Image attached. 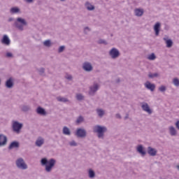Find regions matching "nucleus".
<instances>
[{
	"label": "nucleus",
	"instance_id": "obj_1",
	"mask_svg": "<svg viewBox=\"0 0 179 179\" xmlns=\"http://www.w3.org/2000/svg\"><path fill=\"white\" fill-rule=\"evenodd\" d=\"M56 161L55 159H47V158H43L41 160V164L45 166V170L47 173L51 172L54 166H55Z\"/></svg>",
	"mask_w": 179,
	"mask_h": 179
},
{
	"label": "nucleus",
	"instance_id": "obj_2",
	"mask_svg": "<svg viewBox=\"0 0 179 179\" xmlns=\"http://www.w3.org/2000/svg\"><path fill=\"white\" fill-rule=\"evenodd\" d=\"M108 129L106 126L96 125L94 127L93 131L96 134L97 138L99 139H104V134L107 132Z\"/></svg>",
	"mask_w": 179,
	"mask_h": 179
},
{
	"label": "nucleus",
	"instance_id": "obj_3",
	"mask_svg": "<svg viewBox=\"0 0 179 179\" xmlns=\"http://www.w3.org/2000/svg\"><path fill=\"white\" fill-rule=\"evenodd\" d=\"M14 26L20 31H23L24 27L27 26V21L24 18L17 17L14 22Z\"/></svg>",
	"mask_w": 179,
	"mask_h": 179
},
{
	"label": "nucleus",
	"instance_id": "obj_4",
	"mask_svg": "<svg viewBox=\"0 0 179 179\" xmlns=\"http://www.w3.org/2000/svg\"><path fill=\"white\" fill-rule=\"evenodd\" d=\"M15 166L20 170H27V164L24 162V159L22 157H20L15 160Z\"/></svg>",
	"mask_w": 179,
	"mask_h": 179
},
{
	"label": "nucleus",
	"instance_id": "obj_5",
	"mask_svg": "<svg viewBox=\"0 0 179 179\" xmlns=\"http://www.w3.org/2000/svg\"><path fill=\"white\" fill-rule=\"evenodd\" d=\"M75 136L77 138H84L87 136V131L84 128H78L75 132Z\"/></svg>",
	"mask_w": 179,
	"mask_h": 179
},
{
	"label": "nucleus",
	"instance_id": "obj_6",
	"mask_svg": "<svg viewBox=\"0 0 179 179\" xmlns=\"http://www.w3.org/2000/svg\"><path fill=\"white\" fill-rule=\"evenodd\" d=\"M23 128V124L20 123L19 122H14L13 124V131L16 134H19Z\"/></svg>",
	"mask_w": 179,
	"mask_h": 179
},
{
	"label": "nucleus",
	"instance_id": "obj_7",
	"mask_svg": "<svg viewBox=\"0 0 179 179\" xmlns=\"http://www.w3.org/2000/svg\"><path fill=\"white\" fill-rule=\"evenodd\" d=\"M109 55L113 59H115L120 55V50L115 48H113L109 51Z\"/></svg>",
	"mask_w": 179,
	"mask_h": 179
},
{
	"label": "nucleus",
	"instance_id": "obj_8",
	"mask_svg": "<svg viewBox=\"0 0 179 179\" xmlns=\"http://www.w3.org/2000/svg\"><path fill=\"white\" fill-rule=\"evenodd\" d=\"M99 84L94 83L93 85L90 87V91H89V94L90 96H94L96 94V92L99 90Z\"/></svg>",
	"mask_w": 179,
	"mask_h": 179
},
{
	"label": "nucleus",
	"instance_id": "obj_9",
	"mask_svg": "<svg viewBox=\"0 0 179 179\" xmlns=\"http://www.w3.org/2000/svg\"><path fill=\"white\" fill-rule=\"evenodd\" d=\"M83 69L85 71V72H92V71H93V66L92 63L85 62L83 64Z\"/></svg>",
	"mask_w": 179,
	"mask_h": 179
},
{
	"label": "nucleus",
	"instance_id": "obj_10",
	"mask_svg": "<svg viewBox=\"0 0 179 179\" xmlns=\"http://www.w3.org/2000/svg\"><path fill=\"white\" fill-rule=\"evenodd\" d=\"M18 148H20V143L17 141H14L9 145L8 150H12V149H18Z\"/></svg>",
	"mask_w": 179,
	"mask_h": 179
},
{
	"label": "nucleus",
	"instance_id": "obj_11",
	"mask_svg": "<svg viewBox=\"0 0 179 179\" xmlns=\"http://www.w3.org/2000/svg\"><path fill=\"white\" fill-rule=\"evenodd\" d=\"M162 28V23L157 22L154 25V31L155 33V36H159L160 34V29Z\"/></svg>",
	"mask_w": 179,
	"mask_h": 179
},
{
	"label": "nucleus",
	"instance_id": "obj_12",
	"mask_svg": "<svg viewBox=\"0 0 179 179\" xmlns=\"http://www.w3.org/2000/svg\"><path fill=\"white\" fill-rule=\"evenodd\" d=\"M1 44L3 45H10V39L8 35H3L2 39L1 40Z\"/></svg>",
	"mask_w": 179,
	"mask_h": 179
},
{
	"label": "nucleus",
	"instance_id": "obj_13",
	"mask_svg": "<svg viewBox=\"0 0 179 179\" xmlns=\"http://www.w3.org/2000/svg\"><path fill=\"white\" fill-rule=\"evenodd\" d=\"M141 108L143 111H145V113H148V114H152L153 111H152V109H150V107L149 106V104L148 103H143L141 105Z\"/></svg>",
	"mask_w": 179,
	"mask_h": 179
},
{
	"label": "nucleus",
	"instance_id": "obj_14",
	"mask_svg": "<svg viewBox=\"0 0 179 179\" xmlns=\"http://www.w3.org/2000/svg\"><path fill=\"white\" fill-rule=\"evenodd\" d=\"M8 143V137L3 134H0V148L6 145Z\"/></svg>",
	"mask_w": 179,
	"mask_h": 179
},
{
	"label": "nucleus",
	"instance_id": "obj_15",
	"mask_svg": "<svg viewBox=\"0 0 179 179\" xmlns=\"http://www.w3.org/2000/svg\"><path fill=\"white\" fill-rule=\"evenodd\" d=\"M15 83H13V78L12 77L8 79L5 83V86L7 87V89H12Z\"/></svg>",
	"mask_w": 179,
	"mask_h": 179
},
{
	"label": "nucleus",
	"instance_id": "obj_16",
	"mask_svg": "<svg viewBox=\"0 0 179 179\" xmlns=\"http://www.w3.org/2000/svg\"><path fill=\"white\" fill-rule=\"evenodd\" d=\"M145 86L146 89H148V90H150L151 92H155V89H156V85L155 84H152V83L147 81L145 83Z\"/></svg>",
	"mask_w": 179,
	"mask_h": 179
},
{
	"label": "nucleus",
	"instance_id": "obj_17",
	"mask_svg": "<svg viewBox=\"0 0 179 179\" xmlns=\"http://www.w3.org/2000/svg\"><path fill=\"white\" fill-rule=\"evenodd\" d=\"M136 150L138 153H140V155H141L143 157L146 156V150H145L143 145H138Z\"/></svg>",
	"mask_w": 179,
	"mask_h": 179
},
{
	"label": "nucleus",
	"instance_id": "obj_18",
	"mask_svg": "<svg viewBox=\"0 0 179 179\" xmlns=\"http://www.w3.org/2000/svg\"><path fill=\"white\" fill-rule=\"evenodd\" d=\"M148 153L150 156L155 157L157 155V150L156 148H153L151 146L148 147Z\"/></svg>",
	"mask_w": 179,
	"mask_h": 179
},
{
	"label": "nucleus",
	"instance_id": "obj_19",
	"mask_svg": "<svg viewBox=\"0 0 179 179\" xmlns=\"http://www.w3.org/2000/svg\"><path fill=\"white\" fill-rule=\"evenodd\" d=\"M36 113L37 114H38L39 115H47V111H45V109H44L43 107L41 106H38L36 108Z\"/></svg>",
	"mask_w": 179,
	"mask_h": 179
},
{
	"label": "nucleus",
	"instance_id": "obj_20",
	"mask_svg": "<svg viewBox=\"0 0 179 179\" xmlns=\"http://www.w3.org/2000/svg\"><path fill=\"white\" fill-rule=\"evenodd\" d=\"M135 15L138 17H141V16H143V9L141 8H136L134 10Z\"/></svg>",
	"mask_w": 179,
	"mask_h": 179
},
{
	"label": "nucleus",
	"instance_id": "obj_21",
	"mask_svg": "<svg viewBox=\"0 0 179 179\" xmlns=\"http://www.w3.org/2000/svg\"><path fill=\"white\" fill-rule=\"evenodd\" d=\"M169 134L171 136H177V130L176 128L173 126H171L169 127Z\"/></svg>",
	"mask_w": 179,
	"mask_h": 179
},
{
	"label": "nucleus",
	"instance_id": "obj_22",
	"mask_svg": "<svg viewBox=\"0 0 179 179\" xmlns=\"http://www.w3.org/2000/svg\"><path fill=\"white\" fill-rule=\"evenodd\" d=\"M163 40L166 42L167 48H171V47H173V41H171V39L164 38Z\"/></svg>",
	"mask_w": 179,
	"mask_h": 179
},
{
	"label": "nucleus",
	"instance_id": "obj_23",
	"mask_svg": "<svg viewBox=\"0 0 179 179\" xmlns=\"http://www.w3.org/2000/svg\"><path fill=\"white\" fill-rule=\"evenodd\" d=\"M10 13L15 15V13H20V8L18 7H13L10 9Z\"/></svg>",
	"mask_w": 179,
	"mask_h": 179
},
{
	"label": "nucleus",
	"instance_id": "obj_24",
	"mask_svg": "<svg viewBox=\"0 0 179 179\" xmlns=\"http://www.w3.org/2000/svg\"><path fill=\"white\" fill-rule=\"evenodd\" d=\"M85 7L87 9V10H94V6L92 5V3H89V1H87L85 3Z\"/></svg>",
	"mask_w": 179,
	"mask_h": 179
},
{
	"label": "nucleus",
	"instance_id": "obj_25",
	"mask_svg": "<svg viewBox=\"0 0 179 179\" xmlns=\"http://www.w3.org/2000/svg\"><path fill=\"white\" fill-rule=\"evenodd\" d=\"M63 134L67 135L68 136H70L71 135V130L66 126L63 127Z\"/></svg>",
	"mask_w": 179,
	"mask_h": 179
},
{
	"label": "nucleus",
	"instance_id": "obj_26",
	"mask_svg": "<svg viewBox=\"0 0 179 179\" xmlns=\"http://www.w3.org/2000/svg\"><path fill=\"white\" fill-rule=\"evenodd\" d=\"M21 110L22 111H23L24 113H27V111H30V110H31V108L30 107V106L29 105H23L21 107Z\"/></svg>",
	"mask_w": 179,
	"mask_h": 179
},
{
	"label": "nucleus",
	"instance_id": "obj_27",
	"mask_svg": "<svg viewBox=\"0 0 179 179\" xmlns=\"http://www.w3.org/2000/svg\"><path fill=\"white\" fill-rule=\"evenodd\" d=\"M57 101H59L60 103H68V101H69V99H68L65 97H62V96H57Z\"/></svg>",
	"mask_w": 179,
	"mask_h": 179
},
{
	"label": "nucleus",
	"instance_id": "obj_28",
	"mask_svg": "<svg viewBox=\"0 0 179 179\" xmlns=\"http://www.w3.org/2000/svg\"><path fill=\"white\" fill-rule=\"evenodd\" d=\"M84 121H85V117H83V116H82V115H80L77 118V120L76 121V124L77 125H79V124H82V122H83Z\"/></svg>",
	"mask_w": 179,
	"mask_h": 179
},
{
	"label": "nucleus",
	"instance_id": "obj_29",
	"mask_svg": "<svg viewBox=\"0 0 179 179\" xmlns=\"http://www.w3.org/2000/svg\"><path fill=\"white\" fill-rule=\"evenodd\" d=\"M35 144L38 148H41V146H43V145H44V139L42 138L41 140H36Z\"/></svg>",
	"mask_w": 179,
	"mask_h": 179
},
{
	"label": "nucleus",
	"instance_id": "obj_30",
	"mask_svg": "<svg viewBox=\"0 0 179 179\" xmlns=\"http://www.w3.org/2000/svg\"><path fill=\"white\" fill-rule=\"evenodd\" d=\"M88 174H89L90 178H94V177H96V173H94V171H93L92 169L89 170Z\"/></svg>",
	"mask_w": 179,
	"mask_h": 179
},
{
	"label": "nucleus",
	"instance_id": "obj_31",
	"mask_svg": "<svg viewBox=\"0 0 179 179\" xmlns=\"http://www.w3.org/2000/svg\"><path fill=\"white\" fill-rule=\"evenodd\" d=\"M158 76H159V73H150L148 74V78H150V79H153L154 78H158Z\"/></svg>",
	"mask_w": 179,
	"mask_h": 179
},
{
	"label": "nucleus",
	"instance_id": "obj_32",
	"mask_svg": "<svg viewBox=\"0 0 179 179\" xmlns=\"http://www.w3.org/2000/svg\"><path fill=\"white\" fill-rule=\"evenodd\" d=\"M37 71H38L39 75H41V76H43L45 72V69L42 67L41 69H38Z\"/></svg>",
	"mask_w": 179,
	"mask_h": 179
},
{
	"label": "nucleus",
	"instance_id": "obj_33",
	"mask_svg": "<svg viewBox=\"0 0 179 179\" xmlns=\"http://www.w3.org/2000/svg\"><path fill=\"white\" fill-rule=\"evenodd\" d=\"M96 113L99 115V117H103V115H104V110H103V109H97L96 110Z\"/></svg>",
	"mask_w": 179,
	"mask_h": 179
},
{
	"label": "nucleus",
	"instance_id": "obj_34",
	"mask_svg": "<svg viewBox=\"0 0 179 179\" xmlns=\"http://www.w3.org/2000/svg\"><path fill=\"white\" fill-rule=\"evenodd\" d=\"M148 59H150V61H155V59H156V55L152 53L148 56Z\"/></svg>",
	"mask_w": 179,
	"mask_h": 179
},
{
	"label": "nucleus",
	"instance_id": "obj_35",
	"mask_svg": "<svg viewBox=\"0 0 179 179\" xmlns=\"http://www.w3.org/2000/svg\"><path fill=\"white\" fill-rule=\"evenodd\" d=\"M43 45L45 47H51V41L50 40H46L43 42Z\"/></svg>",
	"mask_w": 179,
	"mask_h": 179
},
{
	"label": "nucleus",
	"instance_id": "obj_36",
	"mask_svg": "<svg viewBox=\"0 0 179 179\" xmlns=\"http://www.w3.org/2000/svg\"><path fill=\"white\" fill-rule=\"evenodd\" d=\"M158 90L159 92H161L162 93H164V92H166V90H167V89L166 88V86L162 85L161 87H159L158 88Z\"/></svg>",
	"mask_w": 179,
	"mask_h": 179
},
{
	"label": "nucleus",
	"instance_id": "obj_37",
	"mask_svg": "<svg viewBox=\"0 0 179 179\" xmlns=\"http://www.w3.org/2000/svg\"><path fill=\"white\" fill-rule=\"evenodd\" d=\"M173 83L175 86L178 87L179 86V79L177 78H173Z\"/></svg>",
	"mask_w": 179,
	"mask_h": 179
},
{
	"label": "nucleus",
	"instance_id": "obj_38",
	"mask_svg": "<svg viewBox=\"0 0 179 179\" xmlns=\"http://www.w3.org/2000/svg\"><path fill=\"white\" fill-rule=\"evenodd\" d=\"M76 99L79 101H81V100H83V99H85V96L83 95H82V94H78L76 95Z\"/></svg>",
	"mask_w": 179,
	"mask_h": 179
},
{
	"label": "nucleus",
	"instance_id": "obj_39",
	"mask_svg": "<svg viewBox=\"0 0 179 179\" xmlns=\"http://www.w3.org/2000/svg\"><path fill=\"white\" fill-rule=\"evenodd\" d=\"M98 44H103L104 45H107V44H108V43H107V41L104 39H99L98 41Z\"/></svg>",
	"mask_w": 179,
	"mask_h": 179
},
{
	"label": "nucleus",
	"instance_id": "obj_40",
	"mask_svg": "<svg viewBox=\"0 0 179 179\" xmlns=\"http://www.w3.org/2000/svg\"><path fill=\"white\" fill-rule=\"evenodd\" d=\"M64 50H65V47L64 45H62L59 48L58 52L59 54H60L61 52H64Z\"/></svg>",
	"mask_w": 179,
	"mask_h": 179
},
{
	"label": "nucleus",
	"instance_id": "obj_41",
	"mask_svg": "<svg viewBox=\"0 0 179 179\" xmlns=\"http://www.w3.org/2000/svg\"><path fill=\"white\" fill-rule=\"evenodd\" d=\"M70 146H78V143L75 141H72L69 143Z\"/></svg>",
	"mask_w": 179,
	"mask_h": 179
},
{
	"label": "nucleus",
	"instance_id": "obj_42",
	"mask_svg": "<svg viewBox=\"0 0 179 179\" xmlns=\"http://www.w3.org/2000/svg\"><path fill=\"white\" fill-rule=\"evenodd\" d=\"M6 57L8 58H12V57H13V55L12 53H10V52H7L6 53Z\"/></svg>",
	"mask_w": 179,
	"mask_h": 179
},
{
	"label": "nucleus",
	"instance_id": "obj_43",
	"mask_svg": "<svg viewBox=\"0 0 179 179\" xmlns=\"http://www.w3.org/2000/svg\"><path fill=\"white\" fill-rule=\"evenodd\" d=\"M66 79H67L68 80H72L73 77L71 75H69L66 77Z\"/></svg>",
	"mask_w": 179,
	"mask_h": 179
},
{
	"label": "nucleus",
	"instance_id": "obj_44",
	"mask_svg": "<svg viewBox=\"0 0 179 179\" xmlns=\"http://www.w3.org/2000/svg\"><path fill=\"white\" fill-rule=\"evenodd\" d=\"M24 1L27 3H33L34 2V0H24Z\"/></svg>",
	"mask_w": 179,
	"mask_h": 179
},
{
	"label": "nucleus",
	"instance_id": "obj_45",
	"mask_svg": "<svg viewBox=\"0 0 179 179\" xmlns=\"http://www.w3.org/2000/svg\"><path fill=\"white\" fill-rule=\"evenodd\" d=\"M115 117H116V118H118L119 120H121V118H122L121 115H120V113H117L115 115Z\"/></svg>",
	"mask_w": 179,
	"mask_h": 179
},
{
	"label": "nucleus",
	"instance_id": "obj_46",
	"mask_svg": "<svg viewBox=\"0 0 179 179\" xmlns=\"http://www.w3.org/2000/svg\"><path fill=\"white\" fill-rule=\"evenodd\" d=\"M175 125H176L177 129L179 130V120H178V121L176 122Z\"/></svg>",
	"mask_w": 179,
	"mask_h": 179
},
{
	"label": "nucleus",
	"instance_id": "obj_47",
	"mask_svg": "<svg viewBox=\"0 0 179 179\" xmlns=\"http://www.w3.org/2000/svg\"><path fill=\"white\" fill-rule=\"evenodd\" d=\"M129 117V115L127 114L126 116L124 117V120H128Z\"/></svg>",
	"mask_w": 179,
	"mask_h": 179
},
{
	"label": "nucleus",
	"instance_id": "obj_48",
	"mask_svg": "<svg viewBox=\"0 0 179 179\" xmlns=\"http://www.w3.org/2000/svg\"><path fill=\"white\" fill-rule=\"evenodd\" d=\"M8 22H13V17H10L8 19Z\"/></svg>",
	"mask_w": 179,
	"mask_h": 179
},
{
	"label": "nucleus",
	"instance_id": "obj_49",
	"mask_svg": "<svg viewBox=\"0 0 179 179\" xmlns=\"http://www.w3.org/2000/svg\"><path fill=\"white\" fill-rule=\"evenodd\" d=\"M85 30H89V31H90V28H89V27H86L85 28Z\"/></svg>",
	"mask_w": 179,
	"mask_h": 179
},
{
	"label": "nucleus",
	"instance_id": "obj_50",
	"mask_svg": "<svg viewBox=\"0 0 179 179\" xmlns=\"http://www.w3.org/2000/svg\"><path fill=\"white\" fill-rule=\"evenodd\" d=\"M117 83H120V82H121V80H120V78H118L117 80H116Z\"/></svg>",
	"mask_w": 179,
	"mask_h": 179
},
{
	"label": "nucleus",
	"instance_id": "obj_51",
	"mask_svg": "<svg viewBox=\"0 0 179 179\" xmlns=\"http://www.w3.org/2000/svg\"><path fill=\"white\" fill-rule=\"evenodd\" d=\"M176 169L179 171V165L176 166Z\"/></svg>",
	"mask_w": 179,
	"mask_h": 179
},
{
	"label": "nucleus",
	"instance_id": "obj_52",
	"mask_svg": "<svg viewBox=\"0 0 179 179\" xmlns=\"http://www.w3.org/2000/svg\"><path fill=\"white\" fill-rule=\"evenodd\" d=\"M61 1V2H65V1H66V0H60Z\"/></svg>",
	"mask_w": 179,
	"mask_h": 179
},
{
	"label": "nucleus",
	"instance_id": "obj_53",
	"mask_svg": "<svg viewBox=\"0 0 179 179\" xmlns=\"http://www.w3.org/2000/svg\"><path fill=\"white\" fill-rule=\"evenodd\" d=\"M85 34H87V33L86 31H85Z\"/></svg>",
	"mask_w": 179,
	"mask_h": 179
},
{
	"label": "nucleus",
	"instance_id": "obj_54",
	"mask_svg": "<svg viewBox=\"0 0 179 179\" xmlns=\"http://www.w3.org/2000/svg\"><path fill=\"white\" fill-rule=\"evenodd\" d=\"M0 85H1V79H0Z\"/></svg>",
	"mask_w": 179,
	"mask_h": 179
}]
</instances>
